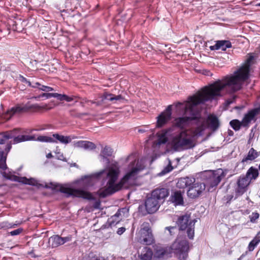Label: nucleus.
I'll list each match as a JSON object with an SVG mask.
<instances>
[{"label":"nucleus","instance_id":"obj_54","mask_svg":"<svg viewBox=\"0 0 260 260\" xmlns=\"http://www.w3.org/2000/svg\"><path fill=\"white\" fill-rule=\"evenodd\" d=\"M165 230H168L169 232L170 235H173L175 234V231L176 230V226H167L165 228Z\"/></svg>","mask_w":260,"mask_h":260},{"label":"nucleus","instance_id":"obj_28","mask_svg":"<svg viewBox=\"0 0 260 260\" xmlns=\"http://www.w3.org/2000/svg\"><path fill=\"white\" fill-rule=\"evenodd\" d=\"M52 138L55 139L57 141V143L59 142L60 143L64 144L69 143L72 140L70 136H64L57 133L53 134Z\"/></svg>","mask_w":260,"mask_h":260},{"label":"nucleus","instance_id":"obj_56","mask_svg":"<svg viewBox=\"0 0 260 260\" xmlns=\"http://www.w3.org/2000/svg\"><path fill=\"white\" fill-rule=\"evenodd\" d=\"M173 167L171 166V164L170 162L169 164L164 169L162 172L164 173H167L171 172L173 170Z\"/></svg>","mask_w":260,"mask_h":260},{"label":"nucleus","instance_id":"obj_42","mask_svg":"<svg viewBox=\"0 0 260 260\" xmlns=\"http://www.w3.org/2000/svg\"><path fill=\"white\" fill-rule=\"evenodd\" d=\"M26 184L37 186L38 188L43 186V184L39 183L37 180L32 178L28 179Z\"/></svg>","mask_w":260,"mask_h":260},{"label":"nucleus","instance_id":"obj_52","mask_svg":"<svg viewBox=\"0 0 260 260\" xmlns=\"http://www.w3.org/2000/svg\"><path fill=\"white\" fill-rule=\"evenodd\" d=\"M53 98H56L58 100L63 101L64 98V94H59L57 93H54Z\"/></svg>","mask_w":260,"mask_h":260},{"label":"nucleus","instance_id":"obj_53","mask_svg":"<svg viewBox=\"0 0 260 260\" xmlns=\"http://www.w3.org/2000/svg\"><path fill=\"white\" fill-rule=\"evenodd\" d=\"M253 59H254V57L253 56H252V55L249 56L248 57V58L246 59V62L244 66H248V67L250 69L251 63Z\"/></svg>","mask_w":260,"mask_h":260},{"label":"nucleus","instance_id":"obj_11","mask_svg":"<svg viewBox=\"0 0 260 260\" xmlns=\"http://www.w3.org/2000/svg\"><path fill=\"white\" fill-rule=\"evenodd\" d=\"M12 148V142L6 144V146L0 147V169L5 170L7 168L6 159L8 153Z\"/></svg>","mask_w":260,"mask_h":260},{"label":"nucleus","instance_id":"obj_1","mask_svg":"<svg viewBox=\"0 0 260 260\" xmlns=\"http://www.w3.org/2000/svg\"><path fill=\"white\" fill-rule=\"evenodd\" d=\"M249 71L248 66H243L235 75L225 76L204 88L213 100L221 96V91L226 88L229 89L230 93H234L241 89L242 81L248 79Z\"/></svg>","mask_w":260,"mask_h":260},{"label":"nucleus","instance_id":"obj_61","mask_svg":"<svg viewBox=\"0 0 260 260\" xmlns=\"http://www.w3.org/2000/svg\"><path fill=\"white\" fill-rule=\"evenodd\" d=\"M6 140L5 138L3 136L2 138L0 139V147H3V146H6V145H5L6 143Z\"/></svg>","mask_w":260,"mask_h":260},{"label":"nucleus","instance_id":"obj_49","mask_svg":"<svg viewBox=\"0 0 260 260\" xmlns=\"http://www.w3.org/2000/svg\"><path fill=\"white\" fill-rule=\"evenodd\" d=\"M37 88H38L40 90L47 92L53 91L54 90L53 88L51 87L42 85H39Z\"/></svg>","mask_w":260,"mask_h":260},{"label":"nucleus","instance_id":"obj_14","mask_svg":"<svg viewBox=\"0 0 260 260\" xmlns=\"http://www.w3.org/2000/svg\"><path fill=\"white\" fill-rule=\"evenodd\" d=\"M205 184L201 183H194L192 186L189 187L187 190V195L191 198H196L199 197L202 191L205 189Z\"/></svg>","mask_w":260,"mask_h":260},{"label":"nucleus","instance_id":"obj_9","mask_svg":"<svg viewBox=\"0 0 260 260\" xmlns=\"http://www.w3.org/2000/svg\"><path fill=\"white\" fill-rule=\"evenodd\" d=\"M161 204L152 196L147 197L145 202V207L148 214H153L159 209Z\"/></svg>","mask_w":260,"mask_h":260},{"label":"nucleus","instance_id":"obj_62","mask_svg":"<svg viewBox=\"0 0 260 260\" xmlns=\"http://www.w3.org/2000/svg\"><path fill=\"white\" fill-rule=\"evenodd\" d=\"M219 44H217L216 42L215 44L213 46H211L210 48L211 50H219Z\"/></svg>","mask_w":260,"mask_h":260},{"label":"nucleus","instance_id":"obj_35","mask_svg":"<svg viewBox=\"0 0 260 260\" xmlns=\"http://www.w3.org/2000/svg\"><path fill=\"white\" fill-rule=\"evenodd\" d=\"M35 141H38L43 142H49V143H57V141L51 137L46 136H39L36 138Z\"/></svg>","mask_w":260,"mask_h":260},{"label":"nucleus","instance_id":"obj_30","mask_svg":"<svg viewBox=\"0 0 260 260\" xmlns=\"http://www.w3.org/2000/svg\"><path fill=\"white\" fill-rule=\"evenodd\" d=\"M123 98L121 95H114L112 93H109L107 92H105L103 95L102 96V101L105 100H107L110 101H119L122 100Z\"/></svg>","mask_w":260,"mask_h":260},{"label":"nucleus","instance_id":"obj_18","mask_svg":"<svg viewBox=\"0 0 260 260\" xmlns=\"http://www.w3.org/2000/svg\"><path fill=\"white\" fill-rule=\"evenodd\" d=\"M205 128L206 126L205 123L204 122H203L201 125L196 127L194 129H185V131H187V133L189 134L188 136H190L191 138H194L197 136H202Z\"/></svg>","mask_w":260,"mask_h":260},{"label":"nucleus","instance_id":"obj_59","mask_svg":"<svg viewBox=\"0 0 260 260\" xmlns=\"http://www.w3.org/2000/svg\"><path fill=\"white\" fill-rule=\"evenodd\" d=\"M100 206H101V202L100 200H98V201H96L94 203V204L93 205V207L95 209H99V208H100Z\"/></svg>","mask_w":260,"mask_h":260},{"label":"nucleus","instance_id":"obj_47","mask_svg":"<svg viewBox=\"0 0 260 260\" xmlns=\"http://www.w3.org/2000/svg\"><path fill=\"white\" fill-rule=\"evenodd\" d=\"M70 115L72 116H73V117H82V116H84V115H87V113H77L76 110H71L70 111Z\"/></svg>","mask_w":260,"mask_h":260},{"label":"nucleus","instance_id":"obj_27","mask_svg":"<svg viewBox=\"0 0 260 260\" xmlns=\"http://www.w3.org/2000/svg\"><path fill=\"white\" fill-rule=\"evenodd\" d=\"M260 231L257 233L256 235L253 238V239L249 242L247 249L248 251L251 252L254 250L255 248L260 243Z\"/></svg>","mask_w":260,"mask_h":260},{"label":"nucleus","instance_id":"obj_10","mask_svg":"<svg viewBox=\"0 0 260 260\" xmlns=\"http://www.w3.org/2000/svg\"><path fill=\"white\" fill-rule=\"evenodd\" d=\"M169 194V190L167 188L157 187L152 191L150 195L159 203L162 204Z\"/></svg>","mask_w":260,"mask_h":260},{"label":"nucleus","instance_id":"obj_2","mask_svg":"<svg viewBox=\"0 0 260 260\" xmlns=\"http://www.w3.org/2000/svg\"><path fill=\"white\" fill-rule=\"evenodd\" d=\"M144 168V166L138 161L136 166L127 173L120 180L116 183L120 174L118 168L110 167L106 172L104 180H107V187L99 192L101 198H105L121 190L123 186L130 180H134L137 174Z\"/></svg>","mask_w":260,"mask_h":260},{"label":"nucleus","instance_id":"obj_44","mask_svg":"<svg viewBox=\"0 0 260 260\" xmlns=\"http://www.w3.org/2000/svg\"><path fill=\"white\" fill-rule=\"evenodd\" d=\"M167 132L161 134L158 136V143L159 144H165L168 141V138L166 137Z\"/></svg>","mask_w":260,"mask_h":260},{"label":"nucleus","instance_id":"obj_15","mask_svg":"<svg viewBox=\"0 0 260 260\" xmlns=\"http://www.w3.org/2000/svg\"><path fill=\"white\" fill-rule=\"evenodd\" d=\"M260 112V108H257L252 109L246 114L242 119L243 126L247 127L251 121L253 120L256 115Z\"/></svg>","mask_w":260,"mask_h":260},{"label":"nucleus","instance_id":"obj_50","mask_svg":"<svg viewBox=\"0 0 260 260\" xmlns=\"http://www.w3.org/2000/svg\"><path fill=\"white\" fill-rule=\"evenodd\" d=\"M6 140L10 139H13V137L15 136L13 135V133L11 132V131L6 132L4 133L3 136Z\"/></svg>","mask_w":260,"mask_h":260},{"label":"nucleus","instance_id":"obj_12","mask_svg":"<svg viewBox=\"0 0 260 260\" xmlns=\"http://www.w3.org/2000/svg\"><path fill=\"white\" fill-rule=\"evenodd\" d=\"M172 106L169 105L166 111L162 112L158 117L156 126L161 127L166 124L171 119Z\"/></svg>","mask_w":260,"mask_h":260},{"label":"nucleus","instance_id":"obj_41","mask_svg":"<svg viewBox=\"0 0 260 260\" xmlns=\"http://www.w3.org/2000/svg\"><path fill=\"white\" fill-rule=\"evenodd\" d=\"M250 221L251 223H255L257 222V220L259 218V214L257 212H252L249 216Z\"/></svg>","mask_w":260,"mask_h":260},{"label":"nucleus","instance_id":"obj_4","mask_svg":"<svg viewBox=\"0 0 260 260\" xmlns=\"http://www.w3.org/2000/svg\"><path fill=\"white\" fill-rule=\"evenodd\" d=\"M42 187L51 189L53 191H59L61 193L67 194V197L72 196L74 197L82 198L89 200H93L95 199L92 194L89 192L80 189L64 187L62 185L57 183L50 182L49 183H45V185L43 184V186H42Z\"/></svg>","mask_w":260,"mask_h":260},{"label":"nucleus","instance_id":"obj_51","mask_svg":"<svg viewBox=\"0 0 260 260\" xmlns=\"http://www.w3.org/2000/svg\"><path fill=\"white\" fill-rule=\"evenodd\" d=\"M23 232V229L19 228L16 230H13L10 232V234L12 236H16L19 235Z\"/></svg>","mask_w":260,"mask_h":260},{"label":"nucleus","instance_id":"obj_3","mask_svg":"<svg viewBox=\"0 0 260 260\" xmlns=\"http://www.w3.org/2000/svg\"><path fill=\"white\" fill-rule=\"evenodd\" d=\"M184 108V114L189 116L179 117L175 119V125L180 129H184L189 121L199 119L201 118L200 111L197 106L206 102L213 100L204 88L196 94L188 99Z\"/></svg>","mask_w":260,"mask_h":260},{"label":"nucleus","instance_id":"obj_40","mask_svg":"<svg viewBox=\"0 0 260 260\" xmlns=\"http://www.w3.org/2000/svg\"><path fill=\"white\" fill-rule=\"evenodd\" d=\"M112 149L108 146H105L101 152L102 155L105 158L111 156L112 155Z\"/></svg>","mask_w":260,"mask_h":260},{"label":"nucleus","instance_id":"obj_23","mask_svg":"<svg viewBox=\"0 0 260 260\" xmlns=\"http://www.w3.org/2000/svg\"><path fill=\"white\" fill-rule=\"evenodd\" d=\"M259 176L258 170L253 167H251L247 170L245 176L250 180L251 182L252 180H255Z\"/></svg>","mask_w":260,"mask_h":260},{"label":"nucleus","instance_id":"obj_6","mask_svg":"<svg viewBox=\"0 0 260 260\" xmlns=\"http://www.w3.org/2000/svg\"><path fill=\"white\" fill-rule=\"evenodd\" d=\"M189 215L185 214L180 216L176 223L180 231L187 230V236L190 239H192L194 234V224L196 220H190Z\"/></svg>","mask_w":260,"mask_h":260},{"label":"nucleus","instance_id":"obj_7","mask_svg":"<svg viewBox=\"0 0 260 260\" xmlns=\"http://www.w3.org/2000/svg\"><path fill=\"white\" fill-rule=\"evenodd\" d=\"M139 234L138 241L141 244L150 245L154 243V239L149 222H144L142 223Z\"/></svg>","mask_w":260,"mask_h":260},{"label":"nucleus","instance_id":"obj_5","mask_svg":"<svg viewBox=\"0 0 260 260\" xmlns=\"http://www.w3.org/2000/svg\"><path fill=\"white\" fill-rule=\"evenodd\" d=\"M47 105L40 106L38 104H34L30 106L23 104H17L15 106L8 110L4 114V118L7 120H9L13 115L27 113L29 111L39 112L43 110L50 109Z\"/></svg>","mask_w":260,"mask_h":260},{"label":"nucleus","instance_id":"obj_34","mask_svg":"<svg viewBox=\"0 0 260 260\" xmlns=\"http://www.w3.org/2000/svg\"><path fill=\"white\" fill-rule=\"evenodd\" d=\"M82 260H105V258L103 257L97 256L93 252H90L89 254L84 255Z\"/></svg>","mask_w":260,"mask_h":260},{"label":"nucleus","instance_id":"obj_33","mask_svg":"<svg viewBox=\"0 0 260 260\" xmlns=\"http://www.w3.org/2000/svg\"><path fill=\"white\" fill-rule=\"evenodd\" d=\"M217 44H219V49H221L222 51H225L227 48L232 47V43L228 40H219L216 41Z\"/></svg>","mask_w":260,"mask_h":260},{"label":"nucleus","instance_id":"obj_31","mask_svg":"<svg viewBox=\"0 0 260 260\" xmlns=\"http://www.w3.org/2000/svg\"><path fill=\"white\" fill-rule=\"evenodd\" d=\"M190 136H185L181 137V144L182 148L187 146L188 148H192L194 146L193 141Z\"/></svg>","mask_w":260,"mask_h":260},{"label":"nucleus","instance_id":"obj_58","mask_svg":"<svg viewBox=\"0 0 260 260\" xmlns=\"http://www.w3.org/2000/svg\"><path fill=\"white\" fill-rule=\"evenodd\" d=\"M79 100H81L80 103L82 107L84 106V104L85 103H88V100H87L86 98L82 99L80 98V99H77V101H78Z\"/></svg>","mask_w":260,"mask_h":260},{"label":"nucleus","instance_id":"obj_64","mask_svg":"<svg viewBox=\"0 0 260 260\" xmlns=\"http://www.w3.org/2000/svg\"><path fill=\"white\" fill-rule=\"evenodd\" d=\"M62 240L63 242V244L67 242L70 241L71 240V237H62Z\"/></svg>","mask_w":260,"mask_h":260},{"label":"nucleus","instance_id":"obj_24","mask_svg":"<svg viewBox=\"0 0 260 260\" xmlns=\"http://www.w3.org/2000/svg\"><path fill=\"white\" fill-rule=\"evenodd\" d=\"M36 137L35 136L24 135L23 134H19L13 140V144H17L22 142L35 140Z\"/></svg>","mask_w":260,"mask_h":260},{"label":"nucleus","instance_id":"obj_60","mask_svg":"<svg viewBox=\"0 0 260 260\" xmlns=\"http://www.w3.org/2000/svg\"><path fill=\"white\" fill-rule=\"evenodd\" d=\"M235 99L236 96H234L232 99H228L225 102L226 105L229 106L235 100Z\"/></svg>","mask_w":260,"mask_h":260},{"label":"nucleus","instance_id":"obj_22","mask_svg":"<svg viewBox=\"0 0 260 260\" xmlns=\"http://www.w3.org/2000/svg\"><path fill=\"white\" fill-rule=\"evenodd\" d=\"M195 179L194 178H191L189 177H185L180 178L177 183V186L180 188H184L188 186H190L194 182Z\"/></svg>","mask_w":260,"mask_h":260},{"label":"nucleus","instance_id":"obj_26","mask_svg":"<svg viewBox=\"0 0 260 260\" xmlns=\"http://www.w3.org/2000/svg\"><path fill=\"white\" fill-rule=\"evenodd\" d=\"M49 243L53 248L63 244V242L62 240V237L58 235H54L50 237Z\"/></svg>","mask_w":260,"mask_h":260},{"label":"nucleus","instance_id":"obj_20","mask_svg":"<svg viewBox=\"0 0 260 260\" xmlns=\"http://www.w3.org/2000/svg\"><path fill=\"white\" fill-rule=\"evenodd\" d=\"M209 127L213 131L217 130L219 126L218 118L214 115H209L207 118Z\"/></svg>","mask_w":260,"mask_h":260},{"label":"nucleus","instance_id":"obj_29","mask_svg":"<svg viewBox=\"0 0 260 260\" xmlns=\"http://www.w3.org/2000/svg\"><path fill=\"white\" fill-rule=\"evenodd\" d=\"M258 155V152L253 148H251L247 155L242 159V162H247L248 160L252 161L257 157Z\"/></svg>","mask_w":260,"mask_h":260},{"label":"nucleus","instance_id":"obj_37","mask_svg":"<svg viewBox=\"0 0 260 260\" xmlns=\"http://www.w3.org/2000/svg\"><path fill=\"white\" fill-rule=\"evenodd\" d=\"M19 80L23 83L26 84L28 86L33 88H36L38 87L39 85H41V84L39 82H36L34 85H31V82L22 75L19 76Z\"/></svg>","mask_w":260,"mask_h":260},{"label":"nucleus","instance_id":"obj_21","mask_svg":"<svg viewBox=\"0 0 260 260\" xmlns=\"http://www.w3.org/2000/svg\"><path fill=\"white\" fill-rule=\"evenodd\" d=\"M153 255L152 249L148 247H144L139 254L141 260H151Z\"/></svg>","mask_w":260,"mask_h":260},{"label":"nucleus","instance_id":"obj_8","mask_svg":"<svg viewBox=\"0 0 260 260\" xmlns=\"http://www.w3.org/2000/svg\"><path fill=\"white\" fill-rule=\"evenodd\" d=\"M250 180H249L245 176H241L239 177L236 188V198L243 194L248 189V187L250 184Z\"/></svg>","mask_w":260,"mask_h":260},{"label":"nucleus","instance_id":"obj_43","mask_svg":"<svg viewBox=\"0 0 260 260\" xmlns=\"http://www.w3.org/2000/svg\"><path fill=\"white\" fill-rule=\"evenodd\" d=\"M11 132L13 133V135L15 136L13 137V139H14L15 137H16L19 134H24L27 133L25 130L21 128H15L11 130Z\"/></svg>","mask_w":260,"mask_h":260},{"label":"nucleus","instance_id":"obj_32","mask_svg":"<svg viewBox=\"0 0 260 260\" xmlns=\"http://www.w3.org/2000/svg\"><path fill=\"white\" fill-rule=\"evenodd\" d=\"M166 249L160 246L156 245L154 247V256L157 258L162 257L166 253Z\"/></svg>","mask_w":260,"mask_h":260},{"label":"nucleus","instance_id":"obj_57","mask_svg":"<svg viewBox=\"0 0 260 260\" xmlns=\"http://www.w3.org/2000/svg\"><path fill=\"white\" fill-rule=\"evenodd\" d=\"M54 93H42L40 96L41 97H45L47 99H49L52 97H53Z\"/></svg>","mask_w":260,"mask_h":260},{"label":"nucleus","instance_id":"obj_13","mask_svg":"<svg viewBox=\"0 0 260 260\" xmlns=\"http://www.w3.org/2000/svg\"><path fill=\"white\" fill-rule=\"evenodd\" d=\"M174 249L177 251V253L179 256L181 255L184 256V254H186V257L188 256V251L189 250V243L187 240H181L178 242H175L173 244Z\"/></svg>","mask_w":260,"mask_h":260},{"label":"nucleus","instance_id":"obj_63","mask_svg":"<svg viewBox=\"0 0 260 260\" xmlns=\"http://www.w3.org/2000/svg\"><path fill=\"white\" fill-rule=\"evenodd\" d=\"M125 231V228H123V227H121V228H120L118 229L117 231V233L118 234V235H121Z\"/></svg>","mask_w":260,"mask_h":260},{"label":"nucleus","instance_id":"obj_39","mask_svg":"<svg viewBox=\"0 0 260 260\" xmlns=\"http://www.w3.org/2000/svg\"><path fill=\"white\" fill-rule=\"evenodd\" d=\"M221 177L219 175H213L210 178V186L214 187L217 186L221 181Z\"/></svg>","mask_w":260,"mask_h":260},{"label":"nucleus","instance_id":"obj_16","mask_svg":"<svg viewBox=\"0 0 260 260\" xmlns=\"http://www.w3.org/2000/svg\"><path fill=\"white\" fill-rule=\"evenodd\" d=\"M3 176L6 179L11 181H16L20 183H22L24 184H26L28 178L25 177H19L12 174L11 172L7 173L4 172L2 173Z\"/></svg>","mask_w":260,"mask_h":260},{"label":"nucleus","instance_id":"obj_17","mask_svg":"<svg viewBox=\"0 0 260 260\" xmlns=\"http://www.w3.org/2000/svg\"><path fill=\"white\" fill-rule=\"evenodd\" d=\"M189 134L187 133V131L185 130L181 131L179 134L175 137L172 141V146L175 150H178L182 148L181 144V137L188 136Z\"/></svg>","mask_w":260,"mask_h":260},{"label":"nucleus","instance_id":"obj_46","mask_svg":"<svg viewBox=\"0 0 260 260\" xmlns=\"http://www.w3.org/2000/svg\"><path fill=\"white\" fill-rule=\"evenodd\" d=\"M121 220V218H114L113 219H111V217L109 218L108 222L111 226L115 225L117 223H118L120 220Z\"/></svg>","mask_w":260,"mask_h":260},{"label":"nucleus","instance_id":"obj_48","mask_svg":"<svg viewBox=\"0 0 260 260\" xmlns=\"http://www.w3.org/2000/svg\"><path fill=\"white\" fill-rule=\"evenodd\" d=\"M126 209L125 208H121L118 210L117 212L113 216H111V219H113L114 218H121V212H124Z\"/></svg>","mask_w":260,"mask_h":260},{"label":"nucleus","instance_id":"obj_25","mask_svg":"<svg viewBox=\"0 0 260 260\" xmlns=\"http://www.w3.org/2000/svg\"><path fill=\"white\" fill-rule=\"evenodd\" d=\"M76 145L88 150H92L96 148V145L93 142L88 141H79L76 143Z\"/></svg>","mask_w":260,"mask_h":260},{"label":"nucleus","instance_id":"obj_55","mask_svg":"<svg viewBox=\"0 0 260 260\" xmlns=\"http://www.w3.org/2000/svg\"><path fill=\"white\" fill-rule=\"evenodd\" d=\"M233 197L234 196L233 194H227L223 197V200L224 201H225L226 203H229L233 199Z\"/></svg>","mask_w":260,"mask_h":260},{"label":"nucleus","instance_id":"obj_38","mask_svg":"<svg viewBox=\"0 0 260 260\" xmlns=\"http://www.w3.org/2000/svg\"><path fill=\"white\" fill-rule=\"evenodd\" d=\"M221 177L219 175H213L210 178V186L214 187L217 186L221 181Z\"/></svg>","mask_w":260,"mask_h":260},{"label":"nucleus","instance_id":"obj_45","mask_svg":"<svg viewBox=\"0 0 260 260\" xmlns=\"http://www.w3.org/2000/svg\"><path fill=\"white\" fill-rule=\"evenodd\" d=\"M80 99L79 96H76V95H72L71 96H69L66 94H64V101L70 102L73 101L75 100V101L77 102H78L77 99Z\"/></svg>","mask_w":260,"mask_h":260},{"label":"nucleus","instance_id":"obj_36","mask_svg":"<svg viewBox=\"0 0 260 260\" xmlns=\"http://www.w3.org/2000/svg\"><path fill=\"white\" fill-rule=\"evenodd\" d=\"M230 124L235 131H238L243 126V121L241 122L238 119H234L230 121Z\"/></svg>","mask_w":260,"mask_h":260},{"label":"nucleus","instance_id":"obj_19","mask_svg":"<svg viewBox=\"0 0 260 260\" xmlns=\"http://www.w3.org/2000/svg\"><path fill=\"white\" fill-rule=\"evenodd\" d=\"M171 201L175 206L183 205V198L180 190L175 191L171 196Z\"/></svg>","mask_w":260,"mask_h":260}]
</instances>
